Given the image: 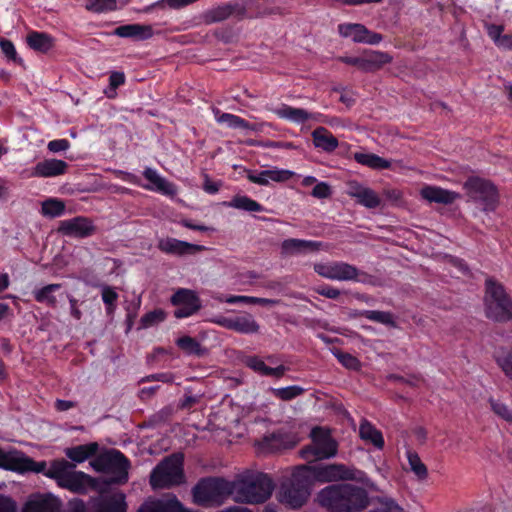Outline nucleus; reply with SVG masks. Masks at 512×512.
Returning <instances> with one entry per match:
<instances>
[{
  "instance_id": "1",
  "label": "nucleus",
  "mask_w": 512,
  "mask_h": 512,
  "mask_svg": "<svg viewBox=\"0 0 512 512\" xmlns=\"http://www.w3.org/2000/svg\"><path fill=\"white\" fill-rule=\"evenodd\" d=\"M318 501L321 506L339 512L364 509L368 505L365 490L351 485H332L320 491Z\"/></svg>"
},
{
  "instance_id": "2",
  "label": "nucleus",
  "mask_w": 512,
  "mask_h": 512,
  "mask_svg": "<svg viewBox=\"0 0 512 512\" xmlns=\"http://www.w3.org/2000/svg\"><path fill=\"white\" fill-rule=\"evenodd\" d=\"M272 480L261 472H247L233 481V499L238 503L260 504L272 495Z\"/></svg>"
},
{
  "instance_id": "3",
  "label": "nucleus",
  "mask_w": 512,
  "mask_h": 512,
  "mask_svg": "<svg viewBox=\"0 0 512 512\" xmlns=\"http://www.w3.org/2000/svg\"><path fill=\"white\" fill-rule=\"evenodd\" d=\"M75 464L64 459L53 461L46 476L57 481V484L75 493H84L92 485L93 479L84 472L75 471Z\"/></svg>"
},
{
  "instance_id": "4",
  "label": "nucleus",
  "mask_w": 512,
  "mask_h": 512,
  "mask_svg": "<svg viewBox=\"0 0 512 512\" xmlns=\"http://www.w3.org/2000/svg\"><path fill=\"white\" fill-rule=\"evenodd\" d=\"M484 304L485 315L489 319L497 322L512 319V298L500 283L491 278L486 280Z\"/></svg>"
},
{
  "instance_id": "5",
  "label": "nucleus",
  "mask_w": 512,
  "mask_h": 512,
  "mask_svg": "<svg viewBox=\"0 0 512 512\" xmlns=\"http://www.w3.org/2000/svg\"><path fill=\"white\" fill-rule=\"evenodd\" d=\"M193 501L200 506H219L233 495V482L223 478L202 479L192 490Z\"/></svg>"
},
{
  "instance_id": "6",
  "label": "nucleus",
  "mask_w": 512,
  "mask_h": 512,
  "mask_svg": "<svg viewBox=\"0 0 512 512\" xmlns=\"http://www.w3.org/2000/svg\"><path fill=\"white\" fill-rule=\"evenodd\" d=\"M183 455L173 454L163 459L151 472L150 484L154 489L170 488L184 483Z\"/></svg>"
},
{
  "instance_id": "7",
  "label": "nucleus",
  "mask_w": 512,
  "mask_h": 512,
  "mask_svg": "<svg viewBox=\"0 0 512 512\" xmlns=\"http://www.w3.org/2000/svg\"><path fill=\"white\" fill-rule=\"evenodd\" d=\"M314 271L321 277L337 281L370 282L371 276L354 265L342 261L314 264Z\"/></svg>"
},
{
  "instance_id": "8",
  "label": "nucleus",
  "mask_w": 512,
  "mask_h": 512,
  "mask_svg": "<svg viewBox=\"0 0 512 512\" xmlns=\"http://www.w3.org/2000/svg\"><path fill=\"white\" fill-rule=\"evenodd\" d=\"M90 465L98 472L112 474V482L125 483L128 479L129 462L117 450H110L97 456Z\"/></svg>"
},
{
  "instance_id": "9",
  "label": "nucleus",
  "mask_w": 512,
  "mask_h": 512,
  "mask_svg": "<svg viewBox=\"0 0 512 512\" xmlns=\"http://www.w3.org/2000/svg\"><path fill=\"white\" fill-rule=\"evenodd\" d=\"M313 475L320 482H334L339 480H353L374 487L366 474L355 468L343 464H329L313 468Z\"/></svg>"
},
{
  "instance_id": "10",
  "label": "nucleus",
  "mask_w": 512,
  "mask_h": 512,
  "mask_svg": "<svg viewBox=\"0 0 512 512\" xmlns=\"http://www.w3.org/2000/svg\"><path fill=\"white\" fill-rule=\"evenodd\" d=\"M312 443L302 449V456L309 462L328 459L336 455L337 443L328 432L320 427L311 431Z\"/></svg>"
},
{
  "instance_id": "11",
  "label": "nucleus",
  "mask_w": 512,
  "mask_h": 512,
  "mask_svg": "<svg viewBox=\"0 0 512 512\" xmlns=\"http://www.w3.org/2000/svg\"><path fill=\"white\" fill-rule=\"evenodd\" d=\"M464 189L470 199L482 203L485 211H494L496 209L499 194L494 184L489 180L470 177L464 183Z\"/></svg>"
},
{
  "instance_id": "12",
  "label": "nucleus",
  "mask_w": 512,
  "mask_h": 512,
  "mask_svg": "<svg viewBox=\"0 0 512 512\" xmlns=\"http://www.w3.org/2000/svg\"><path fill=\"white\" fill-rule=\"evenodd\" d=\"M246 17V0H234L221 3L205 10L201 15L202 21L207 25L220 23L230 18L236 21H241Z\"/></svg>"
},
{
  "instance_id": "13",
  "label": "nucleus",
  "mask_w": 512,
  "mask_h": 512,
  "mask_svg": "<svg viewBox=\"0 0 512 512\" xmlns=\"http://www.w3.org/2000/svg\"><path fill=\"white\" fill-rule=\"evenodd\" d=\"M305 468L292 476L290 484L283 485L279 493L280 502L291 508L301 507L310 495L309 481L302 475Z\"/></svg>"
},
{
  "instance_id": "14",
  "label": "nucleus",
  "mask_w": 512,
  "mask_h": 512,
  "mask_svg": "<svg viewBox=\"0 0 512 512\" xmlns=\"http://www.w3.org/2000/svg\"><path fill=\"white\" fill-rule=\"evenodd\" d=\"M0 468L16 471L26 472L33 471L37 473H44L46 475V462H34L31 458L25 456L22 452L17 450L4 451L0 448Z\"/></svg>"
},
{
  "instance_id": "15",
  "label": "nucleus",
  "mask_w": 512,
  "mask_h": 512,
  "mask_svg": "<svg viewBox=\"0 0 512 512\" xmlns=\"http://www.w3.org/2000/svg\"><path fill=\"white\" fill-rule=\"evenodd\" d=\"M346 193L356 202L365 208L375 209L383 207L382 198L372 188L361 184L356 180H350L346 183Z\"/></svg>"
},
{
  "instance_id": "16",
  "label": "nucleus",
  "mask_w": 512,
  "mask_h": 512,
  "mask_svg": "<svg viewBox=\"0 0 512 512\" xmlns=\"http://www.w3.org/2000/svg\"><path fill=\"white\" fill-rule=\"evenodd\" d=\"M171 302L173 305L178 306L174 311V316L176 318L189 317L196 313L201 307L200 299L196 293L184 288L175 292L171 297Z\"/></svg>"
},
{
  "instance_id": "17",
  "label": "nucleus",
  "mask_w": 512,
  "mask_h": 512,
  "mask_svg": "<svg viewBox=\"0 0 512 512\" xmlns=\"http://www.w3.org/2000/svg\"><path fill=\"white\" fill-rule=\"evenodd\" d=\"M58 230L66 236L85 238L95 232V226L90 219L78 216L62 221Z\"/></svg>"
},
{
  "instance_id": "18",
  "label": "nucleus",
  "mask_w": 512,
  "mask_h": 512,
  "mask_svg": "<svg viewBox=\"0 0 512 512\" xmlns=\"http://www.w3.org/2000/svg\"><path fill=\"white\" fill-rule=\"evenodd\" d=\"M294 173L290 170L273 168L269 170H262L260 172H255L248 170L247 178L250 182L266 186L270 183V181L283 183L290 180L293 177Z\"/></svg>"
},
{
  "instance_id": "19",
  "label": "nucleus",
  "mask_w": 512,
  "mask_h": 512,
  "mask_svg": "<svg viewBox=\"0 0 512 512\" xmlns=\"http://www.w3.org/2000/svg\"><path fill=\"white\" fill-rule=\"evenodd\" d=\"M320 247V242L290 238L282 242L281 253L284 256L304 255L317 252Z\"/></svg>"
},
{
  "instance_id": "20",
  "label": "nucleus",
  "mask_w": 512,
  "mask_h": 512,
  "mask_svg": "<svg viewBox=\"0 0 512 512\" xmlns=\"http://www.w3.org/2000/svg\"><path fill=\"white\" fill-rule=\"evenodd\" d=\"M158 248L164 253L174 254L178 256L186 254H195L205 249L204 246L191 244L174 238H165L159 240Z\"/></svg>"
},
{
  "instance_id": "21",
  "label": "nucleus",
  "mask_w": 512,
  "mask_h": 512,
  "mask_svg": "<svg viewBox=\"0 0 512 512\" xmlns=\"http://www.w3.org/2000/svg\"><path fill=\"white\" fill-rule=\"evenodd\" d=\"M144 178L149 182L144 188L159 192L166 196H175L177 193L176 186L164 177L160 176L156 170L146 168L143 172Z\"/></svg>"
},
{
  "instance_id": "22",
  "label": "nucleus",
  "mask_w": 512,
  "mask_h": 512,
  "mask_svg": "<svg viewBox=\"0 0 512 512\" xmlns=\"http://www.w3.org/2000/svg\"><path fill=\"white\" fill-rule=\"evenodd\" d=\"M255 445L261 453H273L282 449L291 448L294 443L283 433H271L265 435Z\"/></svg>"
},
{
  "instance_id": "23",
  "label": "nucleus",
  "mask_w": 512,
  "mask_h": 512,
  "mask_svg": "<svg viewBox=\"0 0 512 512\" xmlns=\"http://www.w3.org/2000/svg\"><path fill=\"white\" fill-rule=\"evenodd\" d=\"M68 164L59 159L51 158L38 162L31 172L33 177H56L65 174Z\"/></svg>"
},
{
  "instance_id": "24",
  "label": "nucleus",
  "mask_w": 512,
  "mask_h": 512,
  "mask_svg": "<svg viewBox=\"0 0 512 512\" xmlns=\"http://www.w3.org/2000/svg\"><path fill=\"white\" fill-rule=\"evenodd\" d=\"M420 195L428 202H435L439 204L449 205L459 199V193L443 189L437 186L426 185L420 190Z\"/></svg>"
},
{
  "instance_id": "25",
  "label": "nucleus",
  "mask_w": 512,
  "mask_h": 512,
  "mask_svg": "<svg viewBox=\"0 0 512 512\" xmlns=\"http://www.w3.org/2000/svg\"><path fill=\"white\" fill-rule=\"evenodd\" d=\"M279 118L291 121L296 124H303L309 120H318L319 114L315 115L303 108H296L286 104L273 111Z\"/></svg>"
},
{
  "instance_id": "26",
  "label": "nucleus",
  "mask_w": 512,
  "mask_h": 512,
  "mask_svg": "<svg viewBox=\"0 0 512 512\" xmlns=\"http://www.w3.org/2000/svg\"><path fill=\"white\" fill-rule=\"evenodd\" d=\"M181 508V502L173 494H167L161 499L144 503L137 512H175Z\"/></svg>"
},
{
  "instance_id": "27",
  "label": "nucleus",
  "mask_w": 512,
  "mask_h": 512,
  "mask_svg": "<svg viewBox=\"0 0 512 512\" xmlns=\"http://www.w3.org/2000/svg\"><path fill=\"white\" fill-rule=\"evenodd\" d=\"M59 502L52 496H36L31 498L24 506L22 512H57Z\"/></svg>"
},
{
  "instance_id": "28",
  "label": "nucleus",
  "mask_w": 512,
  "mask_h": 512,
  "mask_svg": "<svg viewBox=\"0 0 512 512\" xmlns=\"http://www.w3.org/2000/svg\"><path fill=\"white\" fill-rule=\"evenodd\" d=\"M223 325L231 330L243 334H253L259 331V324L251 315L239 316L232 319H226Z\"/></svg>"
},
{
  "instance_id": "29",
  "label": "nucleus",
  "mask_w": 512,
  "mask_h": 512,
  "mask_svg": "<svg viewBox=\"0 0 512 512\" xmlns=\"http://www.w3.org/2000/svg\"><path fill=\"white\" fill-rule=\"evenodd\" d=\"M392 57L384 52L370 51L363 55V72L372 73L390 63Z\"/></svg>"
},
{
  "instance_id": "30",
  "label": "nucleus",
  "mask_w": 512,
  "mask_h": 512,
  "mask_svg": "<svg viewBox=\"0 0 512 512\" xmlns=\"http://www.w3.org/2000/svg\"><path fill=\"white\" fill-rule=\"evenodd\" d=\"M312 138L314 146L326 152H333L339 145L337 138L324 127H317L312 132Z\"/></svg>"
},
{
  "instance_id": "31",
  "label": "nucleus",
  "mask_w": 512,
  "mask_h": 512,
  "mask_svg": "<svg viewBox=\"0 0 512 512\" xmlns=\"http://www.w3.org/2000/svg\"><path fill=\"white\" fill-rule=\"evenodd\" d=\"M216 121L220 124H226L230 128L242 129V130H257L256 125H252L243 118L231 114L222 113L218 108L213 109Z\"/></svg>"
},
{
  "instance_id": "32",
  "label": "nucleus",
  "mask_w": 512,
  "mask_h": 512,
  "mask_svg": "<svg viewBox=\"0 0 512 512\" xmlns=\"http://www.w3.org/2000/svg\"><path fill=\"white\" fill-rule=\"evenodd\" d=\"M493 357L504 375L512 381V346L497 347Z\"/></svg>"
},
{
  "instance_id": "33",
  "label": "nucleus",
  "mask_w": 512,
  "mask_h": 512,
  "mask_svg": "<svg viewBox=\"0 0 512 512\" xmlns=\"http://www.w3.org/2000/svg\"><path fill=\"white\" fill-rule=\"evenodd\" d=\"M354 160L371 169L382 170L389 169L391 162L373 153L356 152L353 154Z\"/></svg>"
},
{
  "instance_id": "34",
  "label": "nucleus",
  "mask_w": 512,
  "mask_h": 512,
  "mask_svg": "<svg viewBox=\"0 0 512 512\" xmlns=\"http://www.w3.org/2000/svg\"><path fill=\"white\" fill-rule=\"evenodd\" d=\"M27 45L36 52L47 53L55 45V38L50 34H27Z\"/></svg>"
},
{
  "instance_id": "35",
  "label": "nucleus",
  "mask_w": 512,
  "mask_h": 512,
  "mask_svg": "<svg viewBox=\"0 0 512 512\" xmlns=\"http://www.w3.org/2000/svg\"><path fill=\"white\" fill-rule=\"evenodd\" d=\"M98 444L96 442L78 445L65 450L66 456L74 462L81 463L88 459L90 456L96 454L98 450Z\"/></svg>"
},
{
  "instance_id": "36",
  "label": "nucleus",
  "mask_w": 512,
  "mask_h": 512,
  "mask_svg": "<svg viewBox=\"0 0 512 512\" xmlns=\"http://www.w3.org/2000/svg\"><path fill=\"white\" fill-rule=\"evenodd\" d=\"M360 437L372 443L377 448H382L384 445V440L382 434L379 430H377L374 426H372L369 422L363 421L359 428Z\"/></svg>"
},
{
  "instance_id": "37",
  "label": "nucleus",
  "mask_w": 512,
  "mask_h": 512,
  "mask_svg": "<svg viewBox=\"0 0 512 512\" xmlns=\"http://www.w3.org/2000/svg\"><path fill=\"white\" fill-rule=\"evenodd\" d=\"M61 288V284H49L33 292L35 300L39 303H45L52 308L57 307V299L54 292Z\"/></svg>"
},
{
  "instance_id": "38",
  "label": "nucleus",
  "mask_w": 512,
  "mask_h": 512,
  "mask_svg": "<svg viewBox=\"0 0 512 512\" xmlns=\"http://www.w3.org/2000/svg\"><path fill=\"white\" fill-rule=\"evenodd\" d=\"M229 207H233L240 210H245L249 212H260L263 210L262 206L256 202L255 200L247 197L236 195L232 198V200L227 204Z\"/></svg>"
},
{
  "instance_id": "39",
  "label": "nucleus",
  "mask_w": 512,
  "mask_h": 512,
  "mask_svg": "<svg viewBox=\"0 0 512 512\" xmlns=\"http://www.w3.org/2000/svg\"><path fill=\"white\" fill-rule=\"evenodd\" d=\"M84 7L92 13H107L117 9V0H86Z\"/></svg>"
},
{
  "instance_id": "40",
  "label": "nucleus",
  "mask_w": 512,
  "mask_h": 512,
  "mask_svg": "<svg viewBox=\"0 0 512 512\" xmlns=\"http://www.w3.org/2000/svg\"><path fill=\"white\" fill-rule=\"evenodd\" d=\"M227 303H245V304H259L262 306H275L280 303L277 299L259 298L253 296L236 295L230 296L226 299Z\"/></svg>"
},
{
  "instance_id": "41",
  "label": "nucleus",
  "mask_w": 512,
  "mask_h": 512,
  "mask_svg": "<svg viewBox=\"0 0 512 512\" xmlns=\"http://www.w3.org/2000/svg\"><path fill=\"white\" fill-rule=\"evenodd\" d=\"M177 346L188 355L202 356L206 350L201 347L200 343L190 336H183L176 341Z\"/></svg>"
},
{
  "instance_id": "42",
  "label": "nucleus",
  "mask_w": 512,
  "mask_h": 512,
  "mask_svg": "<svg viewBox=\"0 0 512 512\" xmlns=\"http://www.w3.org/2000/svg\"><path fill=\"white\" fill-rule=\"evenodd\" d=\"M407 458L411 471L419 480H425L428 477V470L419 455L416 452L408 451Z\"/></svg>"
},
{
  "instance_id": "43",
  "label": "nucleus",
  "mask_w": 512,
  "mask_h": 512,
  "mask_svg": "<svg viewBox=\"0 0 512 512\" xmlns=\"http://www.w3.org/2000/svg\"><path fill=\"white\" fill-rule=\"evenodd\" d=\"M65 203L58 199H48L42 203L41 212L47 217H57L64 213Z\"/></svg>"
},
{
  "instance_id": "44",
  "label": "nucleus",
  "mask_w": 512,
  "mask_h": 512,
  "mask_svg": "<svg viewBox=\"0 0 512 512\" xmlns=\"http://www.w3.org/2000/svg\"><path fill=\"white\" fill-rule=\"evenodd\" d=\"M98 512H126L125 496L123 493L114 494Z\"/></svg>"
},
{
  "instance_id": "45",
  "label": "nucleus",
  "mask_w": 512,
  "mask_h": 512,
  "mask_svg": "<svg viewBox=\"0 0 512 512\" xmlns=\"http://www.w3.org/2000/svg\"><path fill=\"white\" fill-rule=\"evenodd\" d=\"M489 404L491 410L496 416L506 422L512 423V408H510L506 403L501 400L490 398Z\"/></svg>"
},
{
  "instance_id": "46",
  "label": "nucleus",
  "mask_w": 512,
  "mask_h": 512,
  "mask_svg": "<svg viewBox=\"0 0 512 512\" xmlns=\"http://www.w3.org/2000/svg\"><path fill=\"white\" fill-rule=\"evenodd\" d=\"M272 393L275 397L282 401L292 400L304 393V389L300 386H289L284 388H274Z\"/></svg>"
},
{
  "instance_id": "47",
  "label": "nucleus",
  "mask_w": 512,
  "mask_h": 512,
  "mask_svg": "<svg viewBox=\"0 0 512 512\" xmlns=\"http://www.w3.org/2000/svg\"><path fill=\"white\" fill-rule=\"evenodd\" d=\"M363 317L378 323H382L389 326H395L393 315L390 312L366 310L361 314Z\"/></svg>"
},
{
  "instance_id": "48",
  "label": "nucleus",
  "mask_w": 512,
  "mask_h": 512,
  "mask_svg": "<svg viewBox=\"0 0 512 512\" xmlns=\"http://www.w3.org/2000/svg\"><path fill=\"white\" fill-rule=\"evenodd\" d=\"M0 48L8 61H11L20 66L23 65V59L18 56L16 48L11 41L5 38H0Z\"/></svg>"
},
{
  "instance_id": "49",
  "label": "nucleus",
  "mask_w": 512,
  "mask_h": 512,
  "mask_svg": "<svg viewBox=\"0 0 512 512\" xmlns=\"http://www.w3.org/2000/svg\"><path fill=\"white\" fill-rule=\"evenodd\" d=\"M166 318V313L162 309H155L142 316L140 320L141 328H148L161 323Z\"/></svg>"
},
{
  "instance_id": "50",
  "label": "nucleus",
  "mask_w": 512,
  "mask_h": 512,
  "mask_svg": "<svg viewBox=\"0 0 512 512\" xmlns=\"http://www.w3.org/2000/svg\"><path fill=\"white\" fill-rule=\"evenodd\" d=\"M382 195L384 197L383 204L387 202L392 206L404 205L403 192L399 189L385 187L382 191Z\"/></svg>"
},
{
  "instance_id": "51",
  "label": "nucleus",
  "mask_w": 512,
  "mask_h": 512,
  "mask_svg": "<svg viewBox=\"0 0 512 512\" xmlns=\"http://www.w3.org/2000/svg\"><path fill=\"white\" fill-rule=\"evenodd\" d=\"M334 355L339 360V362L348 369L359 370L361 367L360 361L349 353H344L337 350L334 352Z\"/></svg>"
},
{
  "instance_id": "52",
  "label": "nucleus",
  "mask_w": 512,
  "mask_h": 512,
  "mask_svg": "<svg viewBox=\"0 0 512 512\" xmlns=\"http://www.w3.org/2000/svg\"><path fill=\"white\" fill-rule=\"evenodd\" d=\"M352 41L355 43H367L370 45H376L381 40L382 37L380 34H352Z\"/></svg>"
},
{
  "instance_id": "53",
  "label": "nucleus",
  "mask_w": 512,
  "mask_h": 512,
  "mask_svg": "<svg viewBox=\"0 0 512 512\" xmlns=\"http://www.w3.org/2000/svg\"><path fill=\"white\" fill-rule=\"evenodd\" d=\"M379 503L381 504L379 512H404V510L391 498H380Z\"/></svg>"
},
{
  "instance_id": "54",
  "label": "nucleus",
  "mask_w": 512,
  "mask_h": 512,
  "mask_svg": "<svg viewBox=\"0 0 512 512\" xmlns=\"http://www.w3.org/2000/svg\"><path fill=\"white\" fill-rule=\"evenodd\" d=\"M312 196L318 199H326L331 196V188L326 182H320L312 190Z\"/></svg>"
},
{
  "instance_id": "55",
  "label": "nucleus",
  "mask_w": 512,
  "mask_h": 512,
  "mask_svg": "<svg viewBox=\"0 0 512 512\" xmlns=\"http://www.w3.org/2000/svg\"><path fill=\"white\" fill-rule=\"evenodd\" d=\"M246 365L253 369L256 372H259L262 375H266L268 366L264 363V361L258 357H249L246 360Z\"/></svg>"
},
{
  "instance_id": "56",
  "label": "nucleus",
  "mask_w": 512,
  "mask_h": 512,
  "mask_svg": "<svg viewBox=\"0 0 512 512\" xmlns=\"http://www.w3.org/2000/svg\"><path fill=\"white\" fill-rule=\"evenodd\" d=\"M118 298V294L109 286L102 288V299L103 302L108 305V311L112 310V306L115 304Z\"/></svg>"
},
{
  "instance_id": "57",
  "label": "nucleus",
  "mask_w": 512,
  "mask_h": 512,
  "mask_svg": "<svg viewBox=\"0 0 512 512\" xmlns=\"http://www.w3.org/2000/svg\"><path fill=\"white\" fill-rule=\"evenodd\" d=\"M494 43L504 49H512V34H491Z\"/></svg>"
},
{
  "instance_id": "58",
  "label": "nucleus",
  "mask_w": 512,
  "mask_h": 512,
  "mask_svg": "<svg viewBox=\"0 0 512 512\" xmlns=\"http://www.w3.org/2000/svg\"><path fill=\"white\" fill-rule=\"evenodd\" d=\"M48 150L53 153L65 151L70 147V143L66 139L52 140L47 145Z\"/></svg>"
},
{
  "instance_id": "59",
  "label": "nucleus",
  "mask_w": 512,
  "mask_h": 512,
  "mask_svg": "<svg viewBox=\"0 0 512 512\" xmlns=\"http://www.w3.org/2000/svg\"><path fill=\"white\" fill-rule=\"evenodd\" d=\"M338 32H370L361 24L343 23L338 25Z\"/></svg>"
},
{
  "instance_id": "60",
  "label": "nucleus",
  "mask_w": 512,
  "mask_h": 512,
  "mask_svg": "<svg viewBox=\"0 0 512 512\" xmlns=\"http://www.w3.org/2000/svg\"><path fill=\"white\" fill-rule=\"evenodd\" d=\"M0 512H17L16 503L11 498L0 495Z\"/></svg>"
},
{
  "instance_id": "61",
  "label": "nucleus",
  "mask_w": 512,
  "mask_h": 512,
  "mask_svg": "<svg viewBox=\"0 0 512 512\" xmlns=\"http://www.w3.org/2000/svg\"><path fill=\"white\" fill-rule=\"evenodd\" d=\"M124 82H125V75H124V73L117 72V71L112 72L110 74V78H109V84H110L109 89L111 91H114L120 85L124 84Z\"/></svg>"
},
{
  "instance_id": "62",
  "label": "nucleus",
  "mask_w": 512,
  "mask_h": 512,
  "mask_svg": "<svg viewBox=\"0 0 512 512\" xmlns=\"http://www.w3.org/2000/svg\"><path fill=\"white\" fill-rule=\"evenodd\" d=\"M316 292L329 299H337L341 294L340 290L331 286L319 287Z\"/></svg>"
},
{
  "instance_id": "63",
  "label": "nucleus",
  "mask_w": 512,
  "mask_h": 512,
  "mask_svg": "<svg viewBox=\"0 0 512 512\" xmlns=\"http://www.w3.org/2000/svg\"><path fill=\"white\" fill-rule=\"evenodd\" d=\"M112 32H151V29L139 25H121L115 27Z\"/></svg>"
},
{
  "instance_id": "64",
  "label": "nucleus",
  "mask_w": 512,
  "mask_h": 512,
  "mask_svg": "<svg viewBox=\"0 0 512 512\" xmlns=\"http://www.w3.org/2000/svg\"><path fill=\"white\" fill-rule=\"evenodd\" d=\"M220 182H213L210 180V178L208 177V175H204V185H203V189L209 193V194H215L219 191V188H220Z\"/></svg>"
}]
</instances>
